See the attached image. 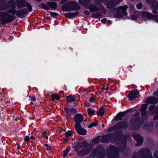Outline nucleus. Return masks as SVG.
Returning a JSON list of instances; mask_svg holds the SVG:
<instances>
[{"label":"nucleus","instance_id":"f257e3e1","mask_svg":"<svg viewBox=\"0 0 158 158\" xmlns=\"http://www.w3.org/2000/svg\"><path fill=\"white\" fill-rule=\"evenodd\" d=\"M120 147L118 149L113 145H110L107 148V153L108 158H118V151L119 149L122 152L125 150L126 143L125 140L120 142Z\"/></svg>","mask_w":158,"mask_h":158},{"label":"nucleus","instance_id":"f03ea898","mask_svg":"<svg viewBox=\"0 0 158 158\" xmlns=\"http://www.w3.org/2000/svg\"><path fill=\"white\" fill-rule=\"evenodd\" d=\"M87 145L86 142L85 141L81 142V141H79L76 143L75 147V150H77L80 148L85 147V148L82 149L77 152V154L78 155L82 156L89 153L90 149L86 146Z\"/></svg>","mask_w":158,"mask_h":158},{"label":"nucleus","instance_id":"7ed1b4c3","mask_svg":"<svg viewBox=\"0 0 158 158\" xmlns=\"http://www.w3.org/2000/svg\"><path fill=\"white\" fill-rule=\"evenodd\" d=\"M132 158H153L150 151L147 148L140 149L138 153H133Z\"/></svg>","mask_w":158,"mask_h":158},{"label":"nucleus","instance_id":"20e7f679","mask_svg":"<svg viewBox=\"0 0 158 158\" xmlns=\"http://www.w3.org/2000/svg\"><path fill=\"white\" fill-rule=\"evenodd\" d=\"M6 12L8 16H12L14 19L10 21V22L12 21L15 19V16H13L12 15H9V14H11L12 15H14L15 13H16V15L19 17L24 18V15H27L28 13V10L26 9H22L20 10H7L6 11L1 12L0 13L3 12Z\"/></svg>","mask_w":158,"mask_h":158},{"label":"nucleus","instance_id":"39448f33","mask_svg":"<svg viewBox=\"0 0 158 158\" xmlns=\"http://www.w3.org/2000/svg\"><path fill=\"white\" fill-rule=\"evenodd\" d=\"M118 139V134L116 133H114L103 135L101 138V141L103 143H108L110 142H116Z\"/></svg>","mask_w":158,"mask_h":158},{"label":"nucleus","instance_id":"423d86ee","mask_svg":"<svg viewBox=\"0 0 158 158\" xmlns=\"http://www.w3.org/2000/svg\"><path fill=\"white\" fill-rule=\"evenodd\" d=\"M80 6L74 1H71L62 6V10L64 11H69L72 10H79Z\"/></svg>","mask_w":158,"mask_h":158},{"label":"nucleus","instance_id":"0eeeda50","mask_svg":"<svg viewBox=\"0 0 158 158\" xmlns=\"http://www.w3.org/2000/svg\"><path fill=\"white\" fill-rule=\"evenodd\" d=\"M103 150L101 147H97L94 149L90 154L91 157L96 156L98 158H105V155L102 153Z\"/></svg>","mask_w":158,"mask_h":158},{"label":"nucleus","instance_id":"6e6552de","mask_svg":"<svg viewBox=\"0 0 158 158\" xmlns=\"http://www.w3.org/2000/svg\"><path fill=\"white\" fill-rule=\"evenodd\" d=\"M14 19L11 16H8L6 12L0 13V22L2 24L7 23Z\"/></svg>","mask_w":158,"mask_h":158},{"label":"nucleus","instance_id":"1a4fd4ad","mask_svg":"<svg viewBox=\"0 0 158 158\" xmlns=\"http://www.w3.org/2000/svg\"><path fill=\"white\" fill-rule=\"evenodd\" d=\"M127 8L128 6L127 5L119 7L117 9V12L114 14V16L117 17H122L126 16Z\"/></svg>","mask_w":158,"mask_h":158},{"label":"nucleus","instance_id":"9d476101","mask_svg":"<svg viewBox=\"0 0 158 158\" xmlns=\"http://www.w3.org/2000/svg\"><path fill=\"white\" fill-rule=\"evenodd\" d=\"M122 0H108L105 2V5L108 9H113Z\"/></svg>","mask_w":158,"mask_h":158},{"label":"nucleus","instance_id":"9b49d317","mask_svg":"<svg viewBox=\"0 0 158 158\" xmlns=\"http://www.w3.org/2000/svg\"><path fill=\"white\" fill-rule=\"evenodd\" d=\"M74 127L78 134L83 135L86 134L87 131L81 127V124L76 125Z\"/></svg>","mask_w":158,"mask_h":158},{"label":"nucleus","instance_id":"f8f14e48","mask_svg":"<svg viewBox=\"0 0 158 158\" xmlns=\"http://www.w3.org/2000/svg\"><path fill=\"white\" fill-rule=\"evenodd\" d=\"M139 92L137 89L130 91L129 94L128 98L130 101L133 100L139 96Z\"/></svg>","mask_w":158,"mask_h":158},{"label":"nucleus","instance_id":"ddd939ff","mask_svg":"<svg viewBox=\"0 0 158 158\" xmlns=\"http://www.w3.org/2000/svg\"><path fill=\"white\" fill-rule=\"evenodd\" d=\"M133 138L137 142V143L136 144L137 146H139L141 145L143 142V140L140 136L138 134L134 133L133 134Z\"/></svg>","mask_w":158,"mask_h":158},{"label":"nucleus","instance_id":"4468645a","mask_svg":"<svg viewBox=\"0 0 158 158\" xmlns=\"http://www.w3.org/2000/svg\"><path fill=\"white\" fill-rule=\"evenodd\" d=\"M75 122L74 126L78 124H81L83 119V116L81 114H76L74 117Z\"/></svg>","mask_w":158,"mask_h":158},{"label":"nucleus","instance_id":"2eb2a0df","mask_svg":"<svg viewBox=\"0 0 158 158\" xmlns=\"http://www.w3.org/2000/svg\"><path fill=\"white\" fill-rule=\"evenodd\" d=\"M64 110L67 114L66 116L67 118H69L71 116V113L73 114H75L77 113V110L74 108H72L70 110L69 108L65 107Z\"/></svg>","mask_w":158,"mask_h":158},{"label":"nucleus","instance_id":"dca6fc26","mask_svg":"<svg viewBox=\"0 0 158 158\" xmlns=\"http://www.w3.org/2000/svg\"><path fill=\"white\" fill-rule=\"evenodd\" d=\"M141 15L145 18H147V19H152L154 16V15L152 13L144 11L141 12Z\"/></svg>","mask_w":158,"mask_h":158},{"label":"nucleus","instance_id":"f3484780","mask_svg":"<svg viewBox=\"0 0 158 158\" xmlns=\"http://www.w3.org/2000/svg\"><path fill=\"white\" fill-rule=\"evenodd\" d=\"M156 0H146L147 3L148 4H152V8L158 9V2L156 1Z\"/></svg>","mask_w":158,"mask_h":158},{"label":"nucleus","instance_id":"a211bd4d","mask_svg":"<svg viewBox=\"0 0 158 158\" xmlns=\"http://www.w3.org/2000/svg\"><path fill=\"white\" fill-rule=\"evenodd\" d=\"M158 102V98L154 97H151L148 98L146 101L147 103L156 104Z\"/></svg>","mask_w":158,"mask_h":158},{"label":"nucleus","instance_id":"6ab92c4d","mask_svg":"<svg viewBox=\"0 0 158 158\" xmlns=\"http://www.w3.org/2000/svg\"><path fill=\"white\" fill-rule=\"evenodd\" d=\"M118 129L125 128L127 127V123L125 121L120 122L116 124Z\"/></svg>","mask_w":158,"mask_h":158},{"label":"nucleus","instance_id":"aec40b11","mask_svg":"<svg viewBox=\"0 0 158 158\" xmlns=\"http://www.w3.org/2000/svg\"><path fill=\"white\" fill-rule=\"evenodd\" d=\"M126 112H123L118 113L114 117V119L116 121L121 120L124 115L127 114Z\"/></svg>","mask_w":158,"mask_h":158},{"label":"nucleus","instance_id":"412c9836","mask_svg":"<svg viewBox=\"0 0 158 158\" xmlns=\"http://www.w3.org/2000/svg\"><path fill=\"white\" fill-rule=\"evenodd\" d=\"M147 107L148 106L146 104H144L141 106L140 111L142 116H144L146 115V110Z\"/></svg>","mask_w":158,"mask_h":158},{"label":"nucleus","instance_id":"4be33fe9","mask_svg":"<svg viewBox=\"0 0 158 158\" xmlns=\"http://www.w3.org/2000/svg\"><path fill=\"white\" fill-rule=\"evenodd\" d=\"M17 6L19 8L23 7L25 6L26 2L25 0H16Z\"/></svg>","mask_w":158,"mask_h":158},{"label":"nucleus","instance_id":"5701e85b","mask_svg":"<svg viewBox=\"0 0 158 158\" xmlns=\"http://www.w3.org/2000/svg\"><path fill=\"white\" fill-rule=\"evenodd\" d=\"M140 113L137 111L133 115V118L131 119L132 121L138 122L139 119Z\"/></svg>","mask_w":158,"mask_h":158},{"label":"nucleus","instance_id":"b1692460","mask_svg":"<svg viewBox=\"0 0 158 158\" xmlns=\"http://www.w3.org/2000/svg\"><path fill=\"white\" fill-rule=\"evenodd\" d=\"M89 8L92 12L98 11L100 9V8L94 5L91 4L89 6Z\"/></svg>","mask_w":158,"mask_h":158},{"label":"nucleus","instance_id":"393cba45","mask_svg":"<svg viewBox=\"0 0 158 158\" xmlns=\"http://www.w3.org/2000/svg\"><path fill=\"white\" fill-rule=\"evenodd\" d=\"M78 14V12H75L73 13H68L65 14L66 17L68 18H71L74 17Z\"/></svg>","mask_w":158,"mask_h":158},{"label":"nucleus","instance_id":"a878e982","mask_svg":"<svg viewBox=\"0 0 158 158\" xmlns=\"http://www.w3.org/2000/svg\"><path fill=\"white\" fill-rule=\"evenodd\" d=\"M7 8L6 2L2 1L0 3V10H4Z\"/></svg>","mask_w":158,"mask_h":158},{"label":"nucleus","instance_id":"bb28decb","mask_svg":"<svg viewBox=\"0 0 158 158\" xmlns=\"http://www.w3.org/2000/svg\"><path fill=\"white\" fill-rule=\"evenodd\" d=\"M79 2L84 6H88L89 3L91 1V0H78Z\"/></svg>","mask_w":158,"mask_h":158},{"label":"nucleus","instance_id":"cd10ccee","mask_svg":"<svg viewBox=\"0 0 158 158\" xmlns=\"http://www.w3.org/2000/svg\"><path fill=\"white\" fill-rule=\"evenodd\" d=\"M47 4L51 8L54 9L56 8L57 7V4L55 2H48Z\"/></svg>","mask_w":158,"mask_h":158},{"label":"nucleus","instance_id":"c85d7f7f","mask_svg":"<svg viewBox=\"0 0 158 158\" xmlns=\"http://www.w3.org/2000/svg\"><path fill=\"white\" fill-rule=\"evenodd\" d=\"M67 101L68 102H72L75 101V97L72 95H69L67 97Z\"/></svg>","mask_w":158,"mask_h":158},{"label":"nucleus","instance_id":"c756f323","mask_svg":"<svg viewBox=\"0 0 158 158\" xmlns=\"http://www.w3.org/2000/svg\"><path fill=\"white\" fill-rule=\"evenodd\" d=\"M105 112V110L104 108L103 107H101L100 108L99 111L98 112L97 114L98 115H100L101 116H103V114Z\"/></svg>","mask_w":158,"mask_h":158},{"label":"nucleus","instance_id":"7c9ffc66","mask_svg":"<svg viewBox=\"0 0 158 158\" xmlns=\"http://www.w3.org/2000/svg\"><path fill=\"white\" fill-rule=\"evenodd\" d=\"M154 113H156V116L153 117V119L156 120L158 119V107H156L154 110Z\"/></svg>","mask_w":158,"mask_h":158},{"label":"nucleus","instance_id":"2f4dec72","mask_svg":"<svg viewBox=\"0 0 158 158\" xmlns=\"http://www.w3.org/2000/svg\"><path fill=\"white\" fill-rule=\"evenodd\" d=\"M102 15V13L100 11H98L97 12L94 13L92 14V16L93 17L95 18H97L98 17L101 16Z\"/></svg>","mask_w":158,"mask_h":158},{"label":"nucleus","instance_id":"473e14b6","mask_svg":"<svg viewBox=\"0 0 158 158\" xmlns=\"http://www.w3.org/2000/svg\"><path fill=\"white\" fill-rule=\"evenodd\" d=\"M118 129L116 124L108 129L107 131L108 132H110L112 131L116 130Z\"/></svg>","mask_w":158,"mask_h":158},{"label":"nucleus","instance_id":"72a5a7b5","mask_svg":"<svg viewBox=\"0 0 158 158\" xmlns=\"http://www.w3.org/2000/svg\"><path fill=\"white\" fill-rule=\"evenodd\" d=\"M99 139L100 137H97L93 139L92 140V142L94 144H97L99 143Z\"/></svg>","mask_w":158,"mask_h":158},{"label":"nucleus","instance_id":"f704fd0d","mask_svg":"<svg viewBox=\"0 0 158 158\" xmlns=\"http://www.w3.org/2000/svg\"><path fill=\"white\" fill-rule=\"evenodd\" d=\"M52 98V100L54 101L55 99L58 100L60 99V96L56 94H52L51 95Z\"/></svg>","mask_w":158,"mask_h":158},{"label":"nucleus","instance_id":"c9c22d12","mask_svg":"<svg viewBox=\"0 0 158 158\" xmlns=\"http://www.w3.org/2000/svg\"><path fill=\"white\" fill-rule=\"evenodd\" d=\"M25 6H26L28 8V11L29 10V11H31L32 10V7L31 5L29 3L26 2Z\"/></svg>","mask_w":158,"mask_h":158},{"label":"nucleus","instance_id":"e433bc0d","mask_svg":"<svg viewBox=\"0 0 158 158\" xmlns=\"http://www.w3.org/2000/svg\"><path fill=\"white\" fill-rule=\"evenodd\" d=\"M99 6L100 7L101 9H102V11L104 13H106L107 12V10L105 8V7L102 4L100 3L98 4Z\"/></svg>","mask_w":158,"mask_h":158},{"label":"nucleus","instance_id":"4c0bfd02","mask_svg":"<svg viewBox=\"0 0 158 158\" xmlns=\"http://www.w3.org/2000/svg\"><path fill=\"white\" fill-rule=\"evenodd\" d=\"M87 111L88 114L89 115H94L95 112V110H93L90 108H89L88 109Z\"/></svg>","mask_w":158,"mask_h":158},{"label":"nucleus","instance_id":"58836bf2","mask_svg":"<svg viewBox=\"0 0 158 158\" xmlns=\"http://www.w3.org/2000/svg\"><path fill=\"white\" fill-rule=\"evenodd\" d=\"M70 149V147H67L64 151V156H65L68 154V152L69 151Z\"/></svg>","mask_w":158,"mask_h":158},{"label":"nucleus","instance_id":"ea45409f","mask_svg":"<svg viewBox=\"0 0 158 158\" xmlns=\"http://www.w3.org/2000/svg\"><path fill=\"white\" fill-rule=\"evenodd\" d=\"M72 136V133L71 131H68L65 133V136L67 138H69V137Z\"/></svg>","mask_w":158,"mask_h":158},{"label":"nucleus","instance_id":"a19ab883","mask_svg":"<svg viewBox=\"0 0 158 158\" xmlns=\"http://www.w3.org/2000/svg\"><path fill=\"white\" fill-rule=\"evenodd\" d=\"M40 5L42 8L45 9L47 10L49 9V7L47 5L44 4L43 3H41Z\"/></svg>","mask_w":158,"mask_h":158},{"label":"nucleus","instance_id":"79ce46f5","mask_svg":"<svg viewBox=\"0 0 158 158\" xmlns=\"http://www.w3.org/2000/svg\"><path fill=\"white\" fill-rule=\"evenodd\" d=\"M50 14L51 16L53 18L56 17L58 15V13H56V12H50Z\"/></svg>","mask_w":158,"mask_h":158},{"label":"nucleus","instance_id":"37998d69","mask_svg":"<svg viewBox=\"0 0 158 158\" xmlns=\"http://www.w3.org/2000/svg\"><path fill=\"white\" fill-rule=\"evenodd\" d=\"M97 125V123H90L88 126V128H90L91 127L94 126H95Z\"/></svg>","mask_w":158,"mask_h":158},{"label":"nucleus","instance_id":"c03bdc74","mask_svg":"<svg viewBox=\"0 0 158 158\" xmlns=\"http://www.w3.org/2000/svg\"><path fill=\"white\" fill-rule=\"evenodd\" d=\"M155 106L154 105H151L150 106L148 107V109L149 111H151L153 110L154 109H155Z\"/></svg>","mask_w":158,"mask_h":158},{"label":"nucleus","instance_id":"a18cd8bd","mask_svg":"<svg viewBox=\"0 0 158 158\" xmlns=\"http://www.w3.org/2000/svg\"><path fill=\"white\" fill-rule=\"evenodd\" d=\"M152 19L154 20L156 22L158 23V15H154V16L152 18Z\"/></svg>","mask_w":158,"mask_h":158},{"label":"nucleus","instance_id":"49530a36","mask_svg":"<svg viewBox=\"0 0 158 158\" xmlns=\"http://www.w3.org/2000/svg\"><path fill=\"white\" fill-rule=\"evenodd\" d=\"M143 6V4L141 3H139L136 5L137 8L138 9H141Z\"/></svg>","mask_w":158,"mask_h":158},{"label":"nucleus","instance_id":"de8ad7c7","mask_svg":"<svg viewBox=\"0 0 158 158\" xmlns=\"http://www.w3.org/2000/svg\"><path fill=\"white\" fill-rule=\"evenodd\" d=\"M135 14H136V13H135V14L132 15L131 19L133 20H135L136 19L138 18V16L135 15Z\"/></svg>","mask_w":158,"mask_h":158},{"label":"nucleus","instance_id":"09e8293b","mask_svg":"<svg viewBox=\"0 0 158 158\" xmlns=\"http://www.w3.org/2000/svg\"><path fill=\"white\" fill-rule=\"evenodd\" d=\"M24 140L26 142H28L29 140V137L28 136H27L25 138Z\"/></svg>","mask_w":158,"mask_h":158},{"label":"nucleus","instance_id":"8fccbe9b","mask_svg":"<svg viewBox=\"0 0 158 158\" xmlns=\"http://www.w3.org/2000/svg\"><path fill=\"white\" fill-rule=\"evenodd\" d=\"M68 138H67V137H66L64 139L63 142L64 143H66L69 140Z\"/></svg>","mask_w":158,"mask_h":158},{"label":"nucleus","instance_id":"3c124183","mask_svg":"<svg viewBox=\"0 0 158 158\" xmlns=\"http://www.w3.org/2000/svg\"><path fill=\"white\" fill-rule=\"evenodd\" d=\"M157 10V9H156L153 8V9L152 11V12L154 14H157L158 13L157 11L156 10Z\"/></svg>","mask_w":158,"mask_h":158},{"label":"nucleus","instance_id":"603ef678","mask_svg":"<svg viewBox=\"0 0 158 158\" xmlns=\"http://www.w3.org/2000/svg\"><path fill=\"white\" fill-rule=\"evenodd\" d=\"M106 19H104L102 20L101 22L103 24H105L106 23Z\"/></svg>","mask_w":158,"mask_h":158},{"label":"nucleus","instance_id":"864d4df0","mask_svg":"<svg viewBox=\"0 0 158 158\" xmlns=\"http://www.w3.org/2000/svg\"><path fill=\"white\" fill-rule=\"evenodd\" d=\"M67 2V0H61L60 2L61 4H63Z\"/></svg>","mask_w":158,"mask_h":158},{"label":"nucleus","instance_id":"5fc2aeb1","mask_svg":"<svg viewBox=\"0 0 158 158\" xmlns=\"http://www.w3.org/2000/svg\"><path fill=\"white\" fill-rule=\"evenodd\" d=\"M84 13L86 15H89L90 14V12L87 10H84Z\"/></svg>","mask_w":158,"mask_h":158},{"label":"nucleus","instance_id":"6e6d98bb","mask_svg":"<svg viewBox=\"0 0 158 158\" xmlns=\"http://www.w3.org/2000/svg\"><path fill=\"white\" fill-rule=\"evenodd\" d=\"M153 95L155 96H158V90H157L156 92H154Z\"/></svg>","mask_w":158,"mask_h":158},{"label":"nucleus","instance_id":"4d7b16f0","mask_svg":"<svg viewBox=\"0 0 158 158\" xmlns=\"http://www.w3.org/2000/svg\"><path fill=\"white\" fill-rule=\"evenodd\" d=\"M30 98H31V101H35L36 100L35 98L33 97H29Z\"/></svg>","mask_w":158,"mask_h":158},{"label":"nucleus","instance_id":"13d9d810","mask_svg":"<svg viewBox=\"0 0 158 158\" xmlns=\"http://www.w3.org/2000/svg\"><path fill=\"white\" fill-rule=\"evenodd\" d=\"M46 136V131H44L43 134V137H44Z\"/></svg>","mask_w":158,"mask_h":158},{"label":"nucleus","instance_id":"bf43d9fd","mask_svg":"<svg viewBox=\"0 0 158 158\" xmlns=\"http://www.w3.org/2000/svg\"><path fill=\"white\" fill-rule=\"evenodd\" d=\"M89 101L91 102H94V99L93 98H90L89 99Z\"/></svg>","mask_w":158,"mask_h":158},{"label":"nucleus","instance_id":"052dcab7","mask_svg":"<svg viewBox=\"0 0 158 158\" xmlns=\"http://www.w3.org/2000/svg\"><path fill=\"white\" fill-rule=\"evenodd\" d=\"M52 146H48V147H47L46 148L48 150H51L52 149Z\"/></svg>","mask_w":158,"mask_h":158},{"label":"nucleus","instance_id":"680f3d73","mask_svg":"<svg viewBox=\"0 0 158 158\" xmlns=\"http://www.w3.org/2000/svg\"><path fill=\"white\" fill-rule=\"evenodd\" d=\"M107 23L108 24H110L111 23V22L110 21L108 20Z\"/></svg>","mask_w":158,"mask_h":158},{"label":"nucleus","instance_id":"e2e57ef3","mask_svg":"<svg viewBox=\"0 0 158 158\" xmlns=\"http://www.w3.org/2000/svg\"><path fill=\"white\" fill-rule=\"evenodd\" d=\"M130 8L132 9H133L134 8V6L133 5H131L130 6Z\"/></svg>","mask_w":158,"mask_h":158},{"label":"nucleus","instance_id":"0e129e2a","mask_svg":"<svg viewBox=\"0 0 158 158\" xmlns=\"http://www.w3.org/2000/svg\"><path fill=\"white\" fill-rule=\"evenodd\" d=\"M46 19L48 20H50L51 19V18L49 17H48L46 18Z\"/></svg>","mask_w":158,"mask_h":158},{"label":"nucleus","instance_id":"69168bd1","mask_svg":"<svg viewBox=\"0 0 158 158\" xmlns=\"http://www.w3.org/2000/svg\"><path fill=\"white\" fill-rule=\"evenodd\" d=\"M30 139H34L35 138L33 136H31L30 137Z\"/></svg>","mask_w":158,"mask_h":158},{"label":"nucleus","instance_id":"338daca9","mask_svg":"<svg viewBox=\"0 0 158 158\" xmlns=\"http://www.w3.org/2000/svg\"><path fill=\"white\" fill-rule=\"evenodd\" d=\"M45 138L46 139H48V137L47 136H46L45 137Z\"/></svg>","mask_w":158,"mask_h":158},{"label":"nucleus","instance_id":"774afa93","mask_svg":"<svg viewBox=\"0 0 158 158\" xmlns=\"http://www.w3.org/2000/svg\"><path fill=\"white\" fill-rule=\"evenodd\" d=\"M45 146L46 147H48V145L47 144H45Z\"/></svg>","mask_w":158,"mask_h":158}]
</instances>
